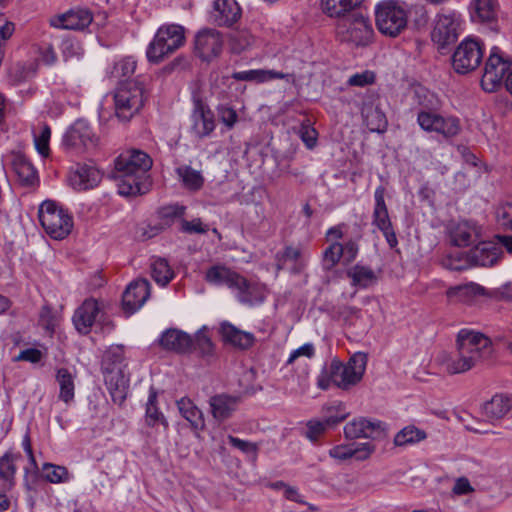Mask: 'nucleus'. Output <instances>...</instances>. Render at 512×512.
I'll use <instances>...</instances> for the list:
<instances>
[{"mask_svg":"<svg viewBox=\"0 0 512 512\" xmlns=\"http://www.w3.org/2000/svg\"><path fill=\"white\" fill-rule=\"evenodd\" d=\"M492 353L491 341L480 332L461 329L456 338V350L442 352L437 361L449 375L463 374L478 366Z\"/></svg>","mask_w":512,"mask_h":512,"instance_id":"1","label":"nucleus"},{"mask_svg":"<svg viewBox=\"0 0 512 512\" xmlns=\"http://www.w3.org/2000/svg\"><path fill=\"white\" fill-rule=\"evenodd\" d=\"M152 164V158L142 150L130 149L121 153L115 160L119 194H146L152 185L149 175Z\"/></svg>","mask_w":512,"mask_h":512,"instance_id":"2","label":"nucleus"},{"mask_svg":"<svg viewBox=\"0 0 512 512\" xmlns=\"http://www.w3.org/2000/svg\"><path fill=\"white\" fill-rule=\"evenodd\" d=\"M104 381L115 404L122 405L129 389V375L126 373L127 363L124 347L115 345L109 347L101 363Z\"/></svg>","mask_w":512,"mask_h":512,"instance_id":"3","label":"nucleus"},{"mask_svg":"<svg viewBox=\"0 0 512 512\" xmlns=\"http://www.w3.org/2000/svg\"><path fill=\"white\" fill-rule=\"evenodd\" d=\"M409 8L405 2L384 0L375 7V23L380 33L397 37L408 23Z\"/></svg>","mask_w":512,"mask_h":512,"instance_id":"4","label":"nucleus"},{"mask_svg":"<svg viewBox=\"0 0 512 512\" xmlns=\"http://www.w3.org/2000/svg\"><path fill=\"white\" fill-rule=\"evenodd\" d=\"M185 43V30L177 24L161 26L151 43L146 55L150 62L159 63L164 57L174 53Z\"/></svg>","mask_w":512,"mask_h":512,"instance_id":"5","label":"nucleus"},{"mask_svg":"<svg viewBox=\"0 0 512 512\" xmlns=\"http://www.w3.org/2000/svg\"><path fill=\"white\" fill-rule=\"evenodd\" d=\"M144 87L138 81L121 83L114 93L115 115L121 121H130L143 107Z\"/></svg>","mask_w":512,"mask_h":512,"instance_id":"6","label":"nucleus"},{"mask_svg":"<svg viewBox=\"0 0 512 512\" xmlns=\"http://www.w3.org/2000/svg\"><path fill=\"white\" fill-rule=\"evenodd\" d=\"M39 220L45 232L55 240L66 238L73 228L72 216L51 200L40 205Z\"/></svg>","mask_w":512,"mask_h":512,"instance_id":"7","label":"nucleus"},{"mask_svg":"<svg viewBox=\"0 0 512 512\" xmlns=\"http://www.w3.org/2000/svg\"><path fill=\"white\" fill-rule=\"evenodd\" d=\"M366 365L367 356L360 352L354 354L347 363H343L336 358L332 359L330 367L333 384L342 390L350 389L362 380Z\"/></svg>","mask_w":512,"mask_h":512,"instance_id":"8","label":"nucleus"},{"mask_svg":"<svg viewBox=\"0 0 512 512\" xmlns=\"http://www.w3.org/2000/svg\"><path fill=\"white\" fill-rule=\"evenodd\" d=\"M512 66V58L504 57L499 47L494 46L486 61L481 86L487 92L496 91L504 81L505 74Z\"/></svg>","mask_w":512,"mask_h":512,"instance_id":"9","label":"nucleus"},{"mask_svg":"<svg viewBox=\"0 0 512 512\" xmlns=\"http://www.w3.org/2000/svg\"><path fill=\"white\" fill-rule=\"evenodd\" d=\"M62 145L66 150L84 152L99 145V137L84 119L76 120L64 133Z\"/></svg>","mask_w":512,"mask_h":512,"instance_id":"10","label":"nucleus"},{"mask_svg":"<svg viewBox=\"0 0 512 512\" xmlns=\"http://www.w3.org/2000/svg\"><path fill=\"white\" fill-rule=\"evenodd\" d=\"M336 34L341 42L365 46L372 40L373 28L367 18L358 15L352 19L340 20L336 27Z\"/></svg>","mask_w":512,"mask_h":512,"instance_id":"11","label":"nucleus"},{"mask_svg":"<svg viewBox=\"0 0 512 512\" xmlns=\"http://www.w3.org/2000/svg\"><path fill=\"white\" fill-rule=\"evenodd\" d=\"M482 57L483 51L480 43L474 39H466L454 51L452 66L455 72L467 74L480 65Z\"/></svg>","mask_w":512,"mask_h":512,"instance_id":"12","label":"nucleus"},{"mask_svg":"<svg viewBox=\"0 0 512 512\" xmlns=\"http://www.w3.org/2000/svg\"><path fill=\"white\" fill-rule=\"evenodd\" d=\"M375 205L372 213V225L385 237L390 248L398 245V239L385 203V188L379 186L374 193Z\"/></svg>","mask_w":512,"mask_h":512,"instance_id":"13","label":"nucleus"},{"mask_svg":"<svg viewBox=\"0 0 512 512\" xmlns=\"http://www.w3.org/2000/svg\"><path fill=\"white\" fill-rule=\"evenodd\" d=\"M417 122L424 131L436 132L446 138L456 136L461 129L457 118L443 117L427 109L418 112Z\"/></svg>","mask_w":512,"mask_h":512,"instance_id":"14","label":"nucleus"},{"mask_svg":"<svg viewBox=\"0 0 512 512\" xmlns=\"http://www.w3.org/2000/svg\"><path fill=\"white\" fill-rule=\"evenodd\" d=\"M236 282L237 284H234L231 290L235 292L240 303L254 306L263 303L266 299L268 294L266 285L249 281L242 275H239Z\"/></svg>","mask_w":512,"mask_h":512,"instance_id":"15","label":"nucleus"},{"mask_svg":"<svg viewBox=\"0 0 512 512\" xmlns=\"http://www.w3.org/2000/svg\"><path fill=\"white\" fill-rule=\"evenodd\" d=\"M150 283L144 278L132 281L122 296L123 310L131 315L140 309L150 297Z\"/></svg>","mask_w":512,"mask_h":512,"instance_id":"16","label":"nucleus"},{"mask_svg":"<svg viewBox=\"0 0 512 512\" xmlns=\"http://www.w3.org/2000/svg\"><path fill=\"white\" fill-rule=\"evenodd\" d=\"M459 17L455 12L439 14L432 31V40L440 47L454 43L458 38Z\"/></svg>","mask_w":512,"mask_h":512,"instance_id":"17","label":"nucleus"},{"mask_svg":"<svg viewBox=\"0 0 512 512\" xmlns=\"http://www.w3.org/2000/svg\"><path fill=\"white\" fill-rule=\"evenodd\" d=\"M93 21V15L86 8H75L64 14L52 16L49 19L50 26L58 29L84 30Z\"/></svg>","mask_w":512,"mask_h":512,"instance_id":"18","label":"nucleus"},{"mask_svg":"<svg viewBox=\"0 0 512 512\" xmlns=\"http://www.w3.org/2000/svg\"><path fill=\"white\" fill-rule=\"evenodd\" d=\"M101 179V172L90 164H77L68 175V183L76 191L93 189Z\"/></svg>","mask_w":512,"mask_h":512,"instance_id":"19","label":"nucleus"},{"mask_svg":"<svg viewBox=\"0 0 512 512\" xmlns=\"http://www.w3.org/2000/svg\"><path fill=\"white\" fill-rule=\"evenodd\" d=\"M223 47L221 34L215 29H204L195 37V51L204 61L217 57Z\"/></svg>","mask_w":512,"mask_h":512,"instance_id":"20","label":"nucleus"},{"mask_svg":"<svg viewBox=\"0 0 512 512\" xmlns=\"http://www.w3.org/2000/svg\"><path fill=\"white\" fill-rule=\"evenodd\" d=\"M361 116L371 132L383 133L388 126V121L380 108L379 99L374 95L365 97L361 106Z\"/></svg>","mask_w":512,"mask_h":512,"instance_id":"21","label":"nucleus"},{"mask_svg":"<svg viewBox=\"0 0 512 512\" xmlns=\"http://www.w3.org/2000/svg\"><path fill=\"white\" fill-rule=\"evenodd\" d=\"M384 434V424L378 420L359 418L348 422L344 426V435L347 439L379 438Z\"/></svg>","mask_w":512,"mask_h":512,"instance_id":"22","label":"nucleus"},{"mask_svg":"<svg viewBox=\"0 0 512 512\" xmlns=\"http://www.w3.org/2000/svg\"><path fill=\"white\" fill-rule=\"evenodd\" d=\"M241 14V8L235 0H215L210 17L216 26L231 27L240 19Z\"/></svg>","mask_w":512,"mask_h":512,"instance_id":"23","label":"nucleus"},{"mask_svg":"<svg viewBox=\"0 0 512 512\" xmlns=\"http://www.w3.org/2000/svg\"><path fill=\"white\" fill-rule=\"evenodd\" d=\"M191 119L192 131L199 138L209 136L215 129L214 113L201 100L195 101Z\"/></svg>","mask_w":512,"mask_h":512,"instance_id":"24","label":"nucleus"},{"mask_svg":"<svg viewBox=\"0 0 512 512\" xmlns=\"http://www.w3.org/2000/svg\"><path fill=\"white\" fill-rule=\"evenodd\" d=\"M100 312L101 307L96 299H86L73 316V323L77 331L88 334Z\"/></svg>","mask_w":512,"mask_h":512,"instance_id":"25","label":"nucleus"},{"mask_svg":"<svg viewBox=\"0 0 512 512\" xmlns=\"http://www.w3.org/2000/svg\"><path fill=\"white\" fill-rule=\"evenodd\" d=\"M240 402V396L225 393L214 395L209 399L211 414L218 422L226 421L237 410Z\"/></svg>","mask_w":512,"mask_h":512,"instance_id":"26","label":"nucleus"},{"mask_svg":"<svg viewBox=\"0 0 512 512\" xmlns=\"http://www.w3.org/2000/svg\"><path fill=\"white\" fill-rule=\"evenodd\" d=\"M159 345L167 351L182 354L191 350L193 338L184 331L170 328L161 334Z\"/></svg>","mask_w":512,"mask_h":512,"instance_id":"27","label":"nucleus"},{"mask_svg":"<svg viewBox=\"0 0 512 512\" xmlns=\"http://www.w3.org/2000/svg\"><path fill=\"white\" fill-rule=\"evenodd\" d=\"M502 256V247L493 242H481L470 249V257L475 266H494Z\"/></svg>","mask_w":512,"mask_h":512,"instance_id":"28","label":"nucleus"},{"mask_svg":"<svg viewBox=\"0 0 512 512\" xmlns=\"http://www.w3.org/2000/svg\"><path fill=\"white\" fill-rule=\"evenodd\" d=\"M220 333L224 342L241 350L251 348L255 342V336L252 333L242 331L229 322L221 323Z\"/></svg>","mask_w":512,"mask_h":512,"instance_id":"29","label":"nucleus"},{"mask_svg":"<svg viewBox=\"0 0 512 512\" xmlns=\"http://www.w3.org/2000/svg\"><path fill=\"white\" fill-rule=\"evenodd\" d=\"M373 451L374 446L367 442L358 445H337L329 450V455L330 457L340 461H345L351 458L365 460Z\"/></svg>","mask_w":512,"mask_h":512,"instance_id":"30","label":"nucleus"},{"mask_svg":"<svg viewBox=\"0 0 512 512\" xmlns=\"http://www.w3.org/2000/svg\"><path fill=\"white\" fill-rule=\"evenodd\" d=\"M321 413L323 416L322 420L330 428L339 425L350 415L346 404L340 400H331L324 403L321 407Z\"/></svg>","mask_w":512,"mask_h":512,"instance_id":"31","label":"nucleus"},{"mask_svg":"<svg viewBox=\"0 0 512 512\" xmlns=\"http://www.w3.org/2000/svg\"><path fill=\"white\" fill-rule=\"evenodd\" d=\"M12 168L18 180L25 186H32L38 179L36 169L29 159L21 153L13 155Z\"/></svg>","mask_w":512,"mask_h":512,"instance_id":"32","label":"nucleus"},{"mask_svg":"<svg viewBox=\"0 0 512 512\" xmlns=\"http://www.w3.org/2000/svg\"><path fill=\"white\" fill-rule=\"evenodd\" d=\"M19 458L11 453H5L0 457V490L9 492L15 486L17 467L15 461Z\"/></svg>","mask_w":512,"mask_h":512,"instance_id":"33","label":"nucleus"},{"mask_svg":"<svg viewBox=\"0 0 512 512\" xmlns=\"http://www.w3.org/2000/svg\"><path fill=\"white\" fill-rule=\"evenodd\" d=\"M178 410L195 431L205 428V420L202 411L192 402L191 399L183 397L176 402Z\"/></svg>","mask_w":512,"mask_h":512,"instance_id":"34","label":"nucleus"},{"mask_svg":"<svg viewBox=\"0 0 512 512\" xmlns=\"http://www.w3.org/2000/svg\"><path fill=\"white\" fill-rule=\"evenodd\" d=\"M484 294L485 288L474 282L453 286L446 291V296L451 302H469Z\"/></svg>","mask_w":512,"mask_h":512,"instance_id":"35","label":"nucleus"},{"mask_svg":"<svg viewBox=\"0 0 512 512\" xmlns=\"http://www.w3.org/2000/svg\"><path fill=\"white\" fill-rule=\"evenodd\" d=\"M363 0H321L322 11L329 17L345 19Z\"/></svg>","mask_w":512,"mask_h":512,"instance_id":"36","label":"nucleus"},{"mask_svg":"<svg viewBox=\"0 0 512 512\" xmlns=\"http://www.w3.org/2000/svg\"><path fill=\"white\" fill-rule=\"evenodd\" d=\"M239 275V273L226 266L214 265L206 271L205 280L210 284L226 285L229 289H232L233 285L237 284L236 280Z\"/></svg>","mask_w":512,"mask_h":512,"instance_id":"37","label":"nucleus"},{"mask_svg":"<svg viewBox=\"0 0 512 512\" xmlns=\"http://www.w3.org/2000/svg\"><path fill=\"white\" fill-rule=\"evenodd\" d=\"M512 407V399L503 394L494 395L491 400L482 406L483 414L489 419L504 417Z\"/></svg>","mask_w":512,"mask_h":512,"instance_id":"38","label":"nucleus"},{"mask_svg":"<svg viewBox=\"0 0 512 512\" xmlns=\"http://www.w3.org/2000/svg\"><path fill=\"white\" fill-rule=\"evenodd\" d=\"M137 63L132 57H124L116 61L108 70L107 77L119 85L130 82L128 79L134 74Z\"/></svg>","mask_w":512,"mask_h":512,"instance_id":"39","label":"nucleus"},{"mask_svg":"<svg viewBox=\"0 0 512 512\" xmlns=\"http://www.w3.org/2000/svg\"><path fill=\"white\" fill-rule=\"evenodd\" d=\"M286 74L275 70L253 69L247 71L233 72L231 78L236 81H249L263 83L273 79H284Z\"/></svg>","mask_w":512,"mask_h":512,"instance_id":"40","label":"nucleus"},{"mask_svg":"<svg viewBox=\"0 0 512 512\" xmlns=\"http://www.w3.org/2000/svg\"><path fill=\"white\" fill-rule=\"evenodd\" d=\"M157 391L154 387H151L149 390V396L146 403V411H145V421L146 424L150 427H154L156 424L160 423L164 430H168L169 423L165 418L164 414L159 410L157 406Z\"/></svg>","mask_w":512,"mask_h":512,"instance_id":"41","label":"nucleus"},{"mask_svg":"<svg viewBox=\"0 0 512 512\" xmlns=\"http://www.w3.org/2000/svg\"><path fill=\"white\" fill-rule=\"evenodd\" d=\"M351 284L359 288H368L377 282V275L368 266L356 264L347 271Z\"/></svg>","mask_w":512,"mask_h":512,"instance_id":"42","label":"nucleus"},{"mask_svg":"<svg viewBox=\"0 0 512 512\" xmlns=\"http://www.w3.org/2000/svg\"><path fill=\"white\" fill-rule=\"evenodd\" d=\"M497 9L494 0H475L471 18L474 22L491 23L496 19Z\"/></svg>","mask_w":512,"mask_h":512,"instance_id":"43","label":"nucleus"},{"mask_svg":"<svg viewBox=\"0 0 512 512\" xmlns=\"http://www.w3.org/2000/svg\"><path fill=\"white\" fill-rule=\"evenodd\" d=\"M37 64L32 62H16L7 72L8 79L13 85L20 84L35 76Z\"/></svg>","mask_w":512,"mask_h":512,"instance_id":"44","label":"nucleus"},{"mask_svg":"<svg viewBox=\"0 0 512 512\" xmlns=\"http://www.w3.org/2000/svg\"><path fill=\"white\" fill-rule=\"evenodd\" d=\"M476 235V228L467 221L459 222L450 228L451 242L455 246H468Z\"/></svg>","mask_w":512,"mask_h":512,"instance_id":"45","label":"nucleus"},{"mask_svg":"<svg viewBox=\"0 0 512 512\" xmlns=\"http://www.w3.org/2000/svg\"><path fill=\"white\" fill-rule=\"evenodd\" d=\"M56 380L60 388L59 399L65 403H69L74 399V377L68 369L60 368L57 370Z\"/></svg>","mask_w":512,"mask_h":512,"instance_id":"46","label":"nucleus"},{"mask_svg":"<svg viewBox=\"0 0 512 512\" xmlns=\"http://www.w3.org/2000/svg\"><path fill=\"white\" fill-rule=\"evenodd\" d=\"M355 230L354 235L345 239L343 243L340 242L343 261L346 264L352 263L359 253V242L363 237V233L359 225H355Z\"/></svg>","mask_w":512,"mask_h":512,"instance_id":"47","label":"nucleus"},{"mask_svg":"<svg viewBox=\"0 0 512 512\" xmlns=\"http://www.w3.org/2000/svg\"><path fill=\"white\" fill-rule=\"evenodd\" d=\"M151 276L157 284L166 286L173 279L174 271L166 259L155 258L151 262Z\"/></svg>","mask_w":512,"mask_h":512,"instance_id":"48","label":"nucleus"},{"mask_svg":"<svg viewBox=\"0 0 512 512\" xmlns=\"http://www.w3.org/2000/svg\"><path fill=\"white\" fill-rule=\"evenodd\" d=\"M442 265L452 271H462L468 269L473 266L472 258L470 257V250L467 252L464 251H455L448 254L442 260Z\"/></svg>","mask_w":512,"mask_h":512,"instance_id":"49","label":"nucleus"},{"mask_svg":"<svg viewBox=\"0 0 512 512\" xmlns=\"http://www.w3.org/2000/svg\"><path fill=\"white\" fill-rule=\"evenodd\" d=\"M176 172L187 189L197 191L202 188L204 178L199 171L190 166L184 165L178 167Z\"/></svg>","mask_w":512,"mask_h":512,"instance_id":"50","label":"nucleus"},{"mask_svg":"<svg viewBox=\"0 0 512 512\" xmlns=\"http://www.w3.org/2000/svg\"><path fill=\"white\" fill-rule=\"evenodd\" d=\"M425 431L418 429L415 426H407L400 430L395 438L394 443L396 446H405L409 444L418 443L426 438Z\"/></svg>","mask_w":512,"mask_h":512,"instance_id":"51","label":"nucleus"},{"mask_svg":"<svg viewBox=\"0 0 512 512\" xmlns=\"http://www.w3.org/2000/svg\"><path fill=\"white\" fill-rule=\"evenodd\" d=\"M343 259L340 242L334 241L323 251L322 265L325 270H332Z\"/></svg>","mask_w":512,"mask_h":512,"instance_id":"52","label":"nucleus"},{"mask_svg":"<svg viewBox=\"0 0 512 512\" xmlns=\"http://www.w3.org/2000/svg\"><path fill=\"white\" fill-rule=\"evenodd\" d=\"M44 478L50 483H64L70 479L69 472L66 467L45 463L43 465Z\"/></svg>","mask_w":512,"mask_h":512,"instance_id":"53","label":"nucleus"},{"mask_svg":"<svg viewBox=\"0 0 512 512\" xmlns=\"http://www.w3.org/2000/svg\"><path fill=\"white\" fill-rule=\"evenodd\" d=\"M328 429H331L322 419H311L306 423L305 437L311 442H316Z\"/></svg>","mask_w":512,"mask_h":512,"instance_id":"54","label":"nucleus"},{"mask_svg":"<svg viewBox=\"0 0 512 512\" xmlns=\"http://www.w3.org/2000/svg\"><path fill=\"white\" fill-rule=\"evenodd\" d=\"M495 217L499 227L512 231V202L499 205L496 208Z\"/></svg>","mask_w":512,"mask_h":512,"instance_id":"55","label":"nucleus"},{"mask_svg":"<svg viewBox=\"0 0 512 512\" xmlns=\"http://www.w3.org/2000/svg\"><path fill=\"white\" fill-rule=\"evenodd\" d=\"M298 135L308 149H313L317 144L318 132L312 127L309 120L303 121L299 127Z\"/></svg>","mask_w":512,"mask_h":512,"instance_id":"56","label":"nucleus"},{"mask_svg":"<svg viewBox=\"0 0 512 512\" xmlns=\"http://www.w3.org/2000/svg\"><path fill=\"white\" fill-rule=\"evenodd\" d=\"M50 137L51 129L48 125H44L40 133L34 136L35 148L42 157H48L50 154Z\"/></svg>","mask_w":512,"mask_h":512,"instance_id":"57","label":"nucleus"},{"mask_svg":"<svg viewBox=\"0 0 512 512\" xmlns=\"http://www.w3.org/2000/svg\"><path fill=\"white\" fill-rule=\"evenodd\" d=\"M193 346L199 349L203 355H209L212 353L213 343L208 335L207 328L203 327L196 333L195 339H193Z\"/></svg>","mask_w":512,"mask_h":512,"instance_id":"58","label":"nucleus"},{"mask_svg":"<svg viewBox=\"0 0 512 512\" xmlns=\"http://www.w3.org/2000/svg\"><path fill=\"white\" fill-rule=\"evenodd\" d=\"M185 213V207L180 205H168L159 210V216L163 225L169 226L176 218H181Z\"/></svg>","mask_w":512,"mask_h":512,"instance_id":"59","label":"nucleus"},{"mask_svg":"<svg viewBox=\"0 0 512 512\" xmlns=\"http://www.w3.org/2000/svg\"><path fill=\"white\" fill-rule=\"evenodd\" d=\"M253 36L246 31L237 32L231 38V48L236 53H241L253 44Z\"/></svg>","mask_w":512,"mask_h":512,"instance_id":"60","label":"nucleus"},{"mask_svg":"<svg viewBox=\"0 0 512 512\" xmlns=\"http://www.w3.org/2000/svg\"><path fill=\"white\" fill-rule=\"evenodd\" d=\"M218 116L221 122L225 124L228 129H232L238 121L237 112L228 106H220L218 108Z\"/></svg>","mask_w":512,"mask_h":512,"instance_id":"61","label":"nucleus"},{"mask_svg":"<svg viewBox=\"0 0 512 512\" xmlns=\"http://www.w3.org/2000/svg\"><path fill=\"white\" fill-rule=\"evenodd\" d=\"M181 231L188 234H204L208 231L207 225H203L200 218L191 221L182 220Z\"/></svg>","mask_w":512,"mask_h":512,"instance_id":"62","label":"nucleus"},{"mask_svg":"<svg viewBox=\"0 0 512 512\" xmlns=\"http://www.w3.org/2000/svg\"><path fill=\"white\" fill-rule=\"evenodd\" d=\"M228 441L234 448H236L244 453L256 454L258 451V445L256 443L242 440V439L232 436V435L228 436Z\"/></svg>","mask_w":512,"mask_h":512,"instance_id":"63","label":"nucleus"},{"mask_svg":"<svg viewBox=\"0 0 512 512\" xmlns=\"http://www.w3.org/2000/svg\"><path fill=\"white\" fill-rule=\"evenodd\" d=\"M375 80V75L371 71H364L362 73H356L348 79L350 86L364 87L368 84H372Z\"/></svg>","mask_w":512,"mask_h":512,"instance_id":"64","label":"nucleus"}]
</instances>
